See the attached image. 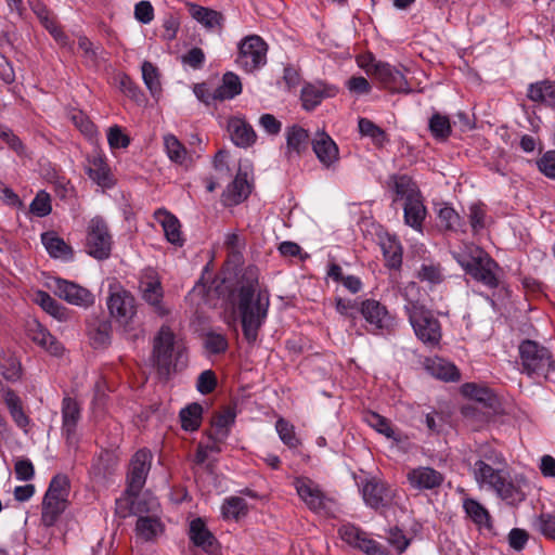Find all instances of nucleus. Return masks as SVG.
<instances>
[{
  "label": "nucleus",
  "mask_w": 555,
  "mask_h": 555,
  "mask_svg": "<svg viewBox=\"0 0 555 555\" xmlns=\"http://www.w3.org/2000/svg\"><path fill=\"white\" fill-rule=\"evenodd\" d=\"M62 418V431L66 436V439L70 441L76 434V428L80 420V405L76 400L69 397L63 399Z\"/></svg>",
  "instance_id": "c85d7f7f"
},
{
  "label": "nucleus",
  "mask_w": 555,
  "mask_h": 555,
  "mask_svg": "<svg viewBox=\"0 0 555 555\" xmlns=\"http://www.w3.org/2000/svg\"><path fill=\"white\" fill-rule=\"evenodd\" d=\"M247 512V504L244 499L231 496L221 506L222 516L227 519H238Z\"/></svg>",
  "instance_id": "6e6d98bb"
},
{
  "label": "nucleus",
  "mask_w": 555,
  "mask_h": 555,
  "mask_svg": "<svg viewBox=\"0 0 555 555\" xmlns=\"http://www.w3.org/2000/svg\"><path fill=\"white\" fill-rule=\"evenodd\" d=\"M363 418L369 426L374 428L379 434H383L387 438H392L396 440L398 439L396 436V431L393 430L390 422L386 417L375 412H366Z\"/></svg>",
  "instance_id": "864d4df0"
},
{
  "label": "nucleus",
  "mask_w": 555,
  "mask_h": 555,
  "mask_svg": "<svg viewBox=\"0 0 555 555\" xmlns=\"http://www.w3.org/2000/svg\"><path fill=\"white\" fill-rule=\"evenodd\" d=\"M109 315L122 327L130 338L135 339L139 334L137 322V300L127 289L119 287L111 292L106 300Z\"/></svg>",
  "instance_id": "423d86ee"
},
{
  "label": "nucleus",
  "mask_w": 555,
  "mask_h": 555,
  "mask_svg": "<svg viewBox=\"0 0 555 555\" xmlns=\"http://www.w3.org/2000/svg\"><path fill=\"white\" fill-rule=\"evenodd\" d=\"M416 278L430 285H438L444 281L440 263H422L416 272Z\"/></svg>",
  "instance_id": "603ef678"
},
{
  "label": "nucleus",
  "mask_w": 555,
  "mask_h": 555,
  "mask_svg": "<svg viewBox=\"0 0 555 555\" xmlns=\"http://www.w3.org/2000/svg\"><path fill=\"white\" fill-rule=\"evenodd\" d=\"M250 189L246 173H238L222 193L225 205L235 206L243 203L249 195Z\"/></svg>",
  "instance_id": "473e14b6"
},
{
  "label": "nucleus",
  "mask_w": 555,
  "mask_h": 555,
  "mask_svg": "<svg viewBox=\"0 0 555 555\" xmlns=\"http://www.w3.org/2000/svg\"><path fill=\"white\" fill-rule=\"evenodd\" d=\"M268 44L258 35L246 36L238 43L236 64L246 73H253L267 63Z\"/></svg>",
  "instance_id": "9b49d317"
},
{
  "label": "nucleus",
  "mask_w": 555,
  "mask_h": 555,
  "mask_svg": "<svg viewBox=\"0 0 555 555\" xmlns=\"http://www.w3.org/2000/svg\"><path fill=\"white\" fill-rule=\"evenodd\" d=\"M438 225L444 232L465 233L466 223L460 214L450 205H444L438 210Z\"/></svg>",
  "instance_id": "c9c22d12"
},
{
  "label": "nucleus",
  "mask_w": 555,
  "mask_h": 555,
  "mask_svg": "<svg viewBox=\"0 0 555 555\" xmlns=\"http://www.w3.org/2000/svg\"><path fill=\"white\" fill-rule=\"evenodd\" d=\"M28 336L35 344L44 348L53 356H59L63 351V347L56 338L38 322L29 326Z\"/></svg>",
  "instance_id": "2f4dec72"
},
{
  "label": "nucleus",
  "mask_w": 555,
  "mask_h": 555,
  "mask_svg": "<svg viewBox=\"0 0 555 555\" xmlns=\"http://www.w3.org/2000/svg\"><path fill=\"white\" fill-rule=\"evenodd\" d=\"M473 475L479 488L488 489L507 504H518L526 499V480L522 476L512 477L506 470V461L502 453L488 450L475 462Z\"/></svg>",
  "instance_id": "f03ea898"
},
{
  "label": "nucleus",
  "mask_w": 555,
  "mask_h": 555,
  "mask_svg": "<svg viewBox=\"0 0 555 555\" xmlns=\"http://www.w3.org/2000/svg\"><path fill=\"white\" fill-rule=\"evenodd\" d=\"M539 171L546 178L555 180V150L542 154L535 162Z\"/></svg>",
  "instance_id": "69168bd1"
},
{
  "label": "nucleus",
  "mask_w": 555,
  "mask_h": 555,
  "mask_svg": "<svg viewBox=\"0 0 555 555\" xmlns=\"http://www.w3.org/2000/svg\"><path fill=\"white\" fill-rule=\"evenodd\" d=\"M164 144L169 159L176 164L184 165L188 158L185 146L173 134L164 137Z\"/></svg>",
  "instance_id": "de8ad7c7"
},
{
  "label": "nucleus",
  "mask_w": 555,
  "mask_h": 555,
  "mask_svg": "<svg viewBox=\"0 0 555 555\" xmlns=\"http://www.w3.org/2000/svg\"><path fill=\"white\" fill-rule=\"evenodd\" d=\"M152 360L158 376L166 379L188 366V353L183 348H175V334L168 326H162L154 338Z\"/></svg>",
  "instance_id": "20e7f679"
},
{
  "label": "nucleus",
  "mask_w": 555,
  "mask_h": 555,
  "mask_svg": "<svg viewBox=\"0 0 555 555\" xmlns=\"http://www.w3.org/2000/svg\"><path fill=\"white\" fill-rule=\"evenodd\" d=\"M35 300L42 308V310H44L56 320L66 321L68 319V309L60 304L56 299H54L49 293L44 291H37Z\"/></svg>",
  "instance_id": "a19ab883"
},
{
  "label": "nucleus",
  "mask_w": 555,
  "mask_h": 555,
  "mask_svg": "<svg viewBox=\"0 0 555 555\" xmlns=\"http://www.w3.org/2000/svg\"><path fill=\"white\" fill-rule=\"evenodd\" d=\"M464 509L467 515L477 524H485L489 519V513L487 509L477 501L467 499L464 501Z\"/></svg>",
  "instance_id": "0e129e2a"
},
{
  "label": "nucleus",
  "mask_w": 555,
  "mask_h": 555,
  "mask_svg": "<svg viewBox=\"0 0 555 555\" xmlns=\"http://www.w3.org/2000/svg\"><path fill=\"white\" fill-rule=\"evenodd\" d=\"M461 391L463 396L474 401V404L463 406V414L465 416H469L477 410L478 408L476 405H481L493 411H495L499 405L498 398L483 384H463Z\"/></svg>",
  "instance_id": "dca6fc26"
},
{
  "label": "nucleus",
  "mask_w": 555,
  "mask_h": 555,
  "mask_svg": "<svg viewBox=\"0 0 555 555\" xmlns=\"http://www.w3.org/2000/svg\"><path fill=\"white\" fill-rule=\"evenodd\" d=\"M29 211L39 218L47 217L52 211L51 196L44 190L39 191L29 206Z\"/></svg>",
  "instance_id": "4d7b16f0"
},
{
  "label": "nucleus",
  "mask_w": 555,
  "mask_h": 555,
  "mask_svg": "<svg viewBox=\"0 0 555 555\" xmlns=\"http://www.w3.org/2000/svg\"><path fill=\"white\" fill-rule=\"evenodd\" d=\"M228 130L232 142L240 147H248L256 142L257 134L244 119L233 118L229 121Z\"/></svg>",
  "instance_id": "cd10ccee"
},
{
  "label": "nucleus",
  "mask_w": 555,
  "mask_h": 555,
  "mask_svg": "<svg viewBox=\"0 0 555 555\" xmlns=\"http://www.w3.org/2000/svg\"><path fill=\"white\" fill-rule=\"evenodd\" d=\"M424 369L431 377L441 382H459L461 378V373L456 365L438 356L426 358Z\"/></svg>",
  "instance_id": "4be33fe9"
},
{
  "label": "nucleus",
  "mask_w": 555,
  "mask_h": 555,
  "mask_svg": "<svg viewBox=\"0 0 555 555\" xmlns=\"http://www.w3.org/2000/svg\"><path fill=\"white\" fill-rule=\"evenodd\" d=\"M388 185L391 186L397 198H414L420 194L418 186L412 177L409 175H391L388 180Z\"/></svg>",
  "instance_id": "f704fd0d"
},
{
  "label": "nucleus",
  "mask_w": 555,
  "mask_h": 555,
  "mask_svg": "<svg viewBox=\"0 0 555 555\" xmlns=\"http://www.w3.org/2000/svg\"><path fill=\"white\" fill-rule=\"evenodd\" d=\"M242 93L240 77L233 72L223 74L221 85L216 89L218 101L232 100Z\"/></svg>",
  "instance_id": "37998d69"
},
{
  "label": "nucleus",
  "mask_w": 555,
  "mask_h": 555,
  "mask_svg": "<svg viewBox=\"0 0 555 555\" xmlns=\"http://www.w3.org/2000/svg\"><path fill=\"white\" fill-rule=\"evenodd\" d=\"M428 130L437 142H447L452 134L449 116L435 112L428 120Z\"/></svg>",
  "instance_id": "ea45409f"
},
{
  "label": "nucleus",
  "mask_w": 555,
  "mask_h": 555,
  "mask_svg": "<svg viewBox=\"0 0 555 555\" xmlns=\"http://www.w3.org/2000/svg\"><path fill=\"white\" fill-rule=\"evenodd\" d=\"M113 238L108 225L102 217H94L89 221L86 235V251L98 260H105L111 256Z\"/></svg>",
  "instance_id": "9d476101"
},
{
  "label": "nucleus",
  "mask_w": 555,
  "mask_h": 555,
  "mask_svg": "<svg viewBox=\"0 0 555 555\" xmlns=\"http://www.w3.org/2000/svg\"><path fill=\"white\" fill-rule=\"evenodd\" d=\"M403 210L405 223L415 230H421L427 214L421 195L405 201Z\"/></svg>",
  "instance_id": "4c0bfd02"
},
{
  "label": "nucleus",
  "mask_w": 555,
  "mask_h": 555,
  "mask_svg": "<svg viewBox=\"0 0 555 555\" xmlns=\"http://www.w3.org/2000/svg\"><path fill=\"white\" fill-rule=\"evenodd\" d=\"M526 96L555 111V80L545 78L528 85Z\"/></svg>",
  "instance_id": "b1692460"
},
{
  "label": "nucleus",
  "mask_w": 555,
  "mask_h": 555,
  "mask_svg": "<svg viewBox=\"0 0 555 555\" xmlns=\"http://www.w3.org/2000/svg\"><path fill=\"white\" fill-rule=\"evenodd\" d=\"M2 376L7 382H17L22 377L21 361L14 356H8L1 364Z\"/></svg>",
  "instance_id": "bf43d9fd"
},
{
  "label": "nucleus",
  "mask_w": 555,
  "mask_h": 555,
  "mask_svg": "<svg viewBox=\"0 0 555 555\" xmlns=\"http://www.w3.org/2000/svg\"><path fill=\"white\" fill-rule=\"evenodd\" d=\"M204 347L208 353L220 354L228 350L229 343L225 335L209 332L204 338Z\"/></svg>",
  "instance_id": "13d9d810"
},
{
  "label": "nucleus",
  "mask_w": 555,
  "mask_h": 555,
  "mask_svg": "<svg viewBox=\"0 0 555 555\" xmlns=\"http://www.w3.org/2000/svg\"><path fill=\"white\" fill-rule=\"evenodd\" d=\"M120 91L137 103L144 101V94L140 87L130 78L129 75L120 73L115 77Z\"/></svg>",
  "instance_id": "8fccbe9b"
},
{
  "label": "nucleus",
  "mask_w": 555,
  "mask_h": 555,
  "mask_svg": "<svg viewBox=\"0 0 555 555\" xmlns=\"http://www.w3.org/2000/svg\"><path fill=\"white\" fill-rule=\"evenodd\" d=\"M107 141L112 149H125L130 144V139L117 125L111 127L107 132Z\"/></svg>",
  "instance_id": "338daca9"
},
{
  "label": "nucleus",
  "mask_w": 555,
  "mask_h": 555,
  "mask_svg": "<svg viewBox=\"0 0 555 555\" xmlns=\"http://www.w3.org/2000/svg\"><path fill=\"white\" fill-rule=\"evenodd\" d=\"M380 248L385 259V266L389 269L399 270L402 266V246L396 237L387 236L382 241Z\"/></svg>",
  "instance_id": "79ce46f5"
},
{
  "label": "nucleus",
  "mask_w": 555,
  "mask_h": 555,
  "mask_svg": "<svg viewBox=\"0 0 555 555\" xmlns=\"http://www.w3.org/2000/svg\"><path fill=\"white\" fill-rule=\"evenodd\" d=\"M335 93L336 89L333 87L308 83L301 89L300 93L302 107L306 111H313L318 105L321 104L323 99L334 96Z\"/></svg>",
  "instance_id": "7c9ffc66"
},
{
  "label": "nucleus",
  "mask_w": 555,
  "mask_h": 555,
  "mask_svg": "<svg viewBox=\"0 0 555 555\" xmlns=\"http://www.w3.org/2000/svg\"><path fill=\"white\" fill-rule=\"evenodd\" d=\"M235 417L236 414L232 408H227L222 412L218 413L212 421L208 436L216 437L218 440H227Z\"/></svg>",
  "instance_id": "58836bf2"
},
{
  "label": "nucleus",
  "mask_w": 555,
  "mask_h": 555,
  "mask_svg": "<svg viewBox=\"0 0 555 555\" xmlns=\"http://www.w3.org/2000/svg\"><path fill=\"white\" fill-rule=\"evenodd\" d=\"M487 211L482 203L473 204L469 207V224L474 234L479 233L486 228Z\"/></svg>",
  "instance_id": "680f3d73"
},
{
  "label": "nucleus",
  "mask_w": 555,
  "mask_h": 555,
  "mask_svg": "<svg viewBox=\"0 0 555 555\" xmlns=\"http://www.w3.org/2000/svg\"><path fill=\"white\" fill-rule=\"evenodd\" d=\"M179 417L184 430L195 431L202 424L203 408L198 403H190L180 411Z\"/></svg>",
  "instance_id": "c03bdc74"
},
{
  "label": "nucleus",
  "mask_w": 555,
  "mask_h": 555,
  "mask_svg": "<svg viewBox=\"0 0 555 555\" xmlns=\"http://www.w3.org/2000/svg\"><path fill=\"white\" fill-rule=\"evenodd\" d=\"M152 459V453L146 449L139 450L132 456L127 475V492L129 494L138 495L145 485L146 476L151 469Z\"/></svg>",
  "instance_id": "4468645a"
},
{
  "label": "nucleus",
  "mask_w": 555,
  "mask_h": 555,
  "mask_svg": "<svg viewBox=\"0 0 555 555\" xmlns=\"http://www.w3.org/2000/svg\"><path fill=\"white\" fill-rule=\"evenodd\" d=\"M190 540L208 554L218 552V542L202 518L193 519L189 529Z\"/></svg>",
  "instance_id": "5701e85b"
},
{
  "label": "nucleus",
  "mask_w": 555,
  "mask_h": 555,
  "mask_svg": "<svg viewBox=\"0 0 555 555\" xmlns=\"http://www.w3.org/2000/svg\"><path fill=\"white\" fill-rule=\"evenodd\" d=\"M409 486L417 491L438 489L444 481V476L439 470L429 466L411 468L406 473Z\"/></svg>",
  "instance_id": "f3484780"
},
{
  "label": "nucleus",
  "mask_w": 555,
  "mask_h": 555,
  "mask_svg": "<svg viewBox=\"0 0 555 555\" xmlns=\"http://www.w3.org/2000/svg\"><path fill=\"white\" fill-rule=\"evenodd\" d=\"M234 296L243 336L249 345H254L270 307V293L267 287L260 286L256 266L245 268Z\"/></svg>",
  "instance_id": "f257e3e1"
},
{
  "label": "nucleus",
  "mask_w": 555,
  "mask_h": 555,
  "mask_svg": "<svg viewBox=\"0 0 555 555\" xmlns=\"http://www.w3.org/2000/svg\"><path fill=\"white\" fill-rule=\"evenodd\" d=\"M78 47L82 50L85 63L88 66L96 67L100 64L104 49L101 46H94L87 36H79Z\"/></svg>",
  "instance_id": "49530a36"
},
{
  "label": "nucleus",
  "mask_w": 555,
  "mask_h": 555,
  "mask_svg": "<svg viewBox=\"0 0 555 555\" xmlns=\"http://www.w3.org/2000/svg\"><path fill=\"white\" fill-rule=\"evenodd\" d=\"M86 332L94 348L107 346L112 337V322L103 313L92 314L86 320Z\"/></svg>",
  "instance_id": "a211bd4d"
},
{
  "label": "nucleus",
  "mask_w": 555,
  "mask_h": 555,
  "mask_svg": "<svg viewBox=\"0 0 555 555\" xmlns=\"http://www.w3.org/2000/svg\"><path fill=\"white\" fill-rule=\"evenodd\" d=\"M362 496L366 505L377 509L393 502L396 490L379 479L371 478L362 486Z\"/></svg>",
  "instance_id": "2eb2a0df"
},
{
  "label": "nucleus",
  "mask_w": 555,
  "mask_h": 555,
  "mask_svg": "<svg viewBox=\"0 0 555 555\" xmlns=\"http://www.w3.org/2000/svg\"><path fill=\"white\" fill-rule=\"evenodd\" d=\"M293 483L298 496L310 509L324 508L325 495L318 483L307 477H297Z\"/></svg>",
  "instance_id": "6ab92c4d"
},
{
  "label": "nucleus",
  "mask_w": 555,
  "mask_h": 555,
  "mask_svg": "<svg viewBox=\"0 0 555 555\" xmlns=\"http://www.w3.org/2000/svg\"><path fill=\"white\" fill-rule=\"evenodd\" d=\"M414 292H418L415 282L408 283L403 288L402 296L406 301L404 312L417 339L428 348H436L442 339L441 323L430 309L412 297Z\"/></svg>",
  "instance_id": "7ed1b4c3"
},
{
  "label": "nucleus",
  "mask_w": 555,
  "mask_h": 555,
  "mask_svg": "<svg viewBox=\"0 0 555 555\" xmlns=\"http://www.w3.org/2000/svg\"><path fill=\"white\" fill-rule=\"evenodd\" d=\"M155 215L163 216L160 223L167 241L172 245L182 247L185 240L182 236L181 223L179 219L165 209H158Z\"/></svg>",
  "instance_id": "72a5a7b5"
},
{
  "label": "nucleus",
  "mask_w": 555,
  "mask_h": 555,
  "mask_svg": "<svg viewBox=\"0 0 555 555\" xmlns=\"http://www.w3.org/2000/svg\"><path fill=\"white\" fill-rule=\"evenodd\" d=\"M88 160L91 165L86 168L88 177L102 188H112L114 180L105 158L101 155H95L88 158Z\"/></svg>",
  "instance_id": "c756f323"
},
{
  "label": "nucleus",
  "mask_w": 555,
  "mask_h": 555,
  "mask_svg": "<svg viewBox=\"0 0 555 555\" xmlns=\"http://www.w3.org/2000/svg\"><path fill=\"white\" fill-rule=\"evenodd\" d=\"M164 530L163 524L155 516H140L137 520V534L143 540H152Z\"/></svg>",
  "instance_id": "a18cd8bd"
},
{
  "label": "nucleus",
  "mask_w": 555,
  "mask_h": 555,
  "mask_svg": "<svg viewBox=\"0 0 555 555\" xmlns=\"http://www.w3.org/2000/svg\"><path fill=\"white\" fill-rule=\"evenodd\" d=\"M41 242L49 256L54 259L65 261L73 260L74 250L61 236L54 231H48L41 234Z\"/></svg>",
  "instance_id": "a878e982"
},
{
  "label": "nucleus",
  "mask_w": 555,
  "mask_h": 555,
  "mask_svg": "<svg viewBox=\"0 0 555 555\" xmlns=\"http://www.w3.org/2000/svg\"><path fill=\"white\" fill-rule=\"evenodd\" d=\"M360 315L367 324V331L373 335H392L397 328L396 318L387 307L374 298L361 299Z\"/></svg>",
  "instance_id": "1a4fd4ad"
},
{
  "label": "nucleus",
  "mask_w": 555,
  "mask_h": 555,
  "mask_svg": "<svg viewBox=\"0 0 555 555\" xmlns=\"http://www.w3.org/2000/svg\"><path fill=\"white\" fill-rule=\"evenodd\" d=\"M140 288L142 298L154 308L158 315L165 317L168 314V310L163 305L164 289L159 280L142 281Z\"/></svg>",
  "instance_id": "bb28decb"
},
{
  "label": "nucleus",
  "mask_w": 555,
  "mask_h": 555,
  "mask_svg": "<svg viewBox=\"0 0 555 555\" xmlns=\"http://www.w3.org/2000/svg\"><path fill=\"white\" fill-rule=\"evenodd\" d=\"M74 125L86 135H92L95 132V126L90 118L81 111H74L70 115Z\"/></svg>",
  "instance_id": "774afa93"
},
{
  "label": "nucleus",
  "mask_w": 555,
  "mask_h": 555,
  "mask_svg": "<svg viewBox=\"0 0 555 555\" xmlns=\"http://www.w3.org/2000/svg\"><path fill=\"white\" fill-rule=\"evenodd\" d=\"M519 354L524 372L529 377L543 376L546 382H552L551 374H555V360L546 347L526 339L519 345Z\"/></svg>",
  "instance_id": "0eeeda50"
},
{
  "label": "nucleus",
  "mask_w": 555,
  "mask_h": 555,
  "mask_svg": "<svg viewBox=\"0 0 555 555\" xmlns=\"http://www.w3.org/2000/svg\"><path fill=\"white\" fill-rule=\"evenodd\" d=\"M359 132L363 137H370L375 145L382 146L386 139V132L372 120L361 117L358 121Z\"/></svg>",
  "instance_id": "3c124183"
},
{
  "label": "nucleus",
  "mask_w": 555,
  "mask_h": 555,
  "mask_svg": "<svg viewBox=\"0 0 555 555\" xmlns=\"http://www.w3.org/2000/svg\"><path fill=\"white\" fill-rule=\"evenodd\" d=\"M69 495V480L65 475H56L50 481L42 501L41 522L53 526L66 509Z\"/></svg>",
  "instance_id": "6e6552de"
},
{
  "label": "nucleus",
  "mask_w": 555,
  "mask_h": 555,
  "mask_svg": "<svg viewBox=\"0 0 555 555\" xmlns=\"http://www.w3.org/2000/svg\"><path fill=\"white\" fill-rule=\"evenodd\" d=\"M47 286L55 296L69 305L81 308H89L94 305L95 297L91 291L76 282L54 276L50 279Z\"/></svg>",
  "instance_id": "f8f14e48"
},
{
  "label": "nucleus",
  "mask_w": 555,
  "mask_h": 555,
  "mask_svg": "<svg viewBox=\"0 0 555 555\" xmlns=\"http://www.w3.org/2000/svg\"><path fill=\"white\" fill-rule=\"evenodd\" d=\"M452 255L474 281L491 289L499 287L500 281L495 273L500 269L499 263L482 248L466 246L460 251H453Z\"/></svg>",
  "instance_id": "39448f33"
},
{
  "label": "nucleus",
  "mask_w": 555,
  "mask_h": 555,
  "mask_svg": "<svg viewBox=\"0 0 555 555\" xmlns=\"http://www.w3.org/2000/svg\"><path fill=\"white\" fill-rule=\"evenodd\" d=\"M276 431L281 440L289 448H296L299 444V439L295 435V429L284 418H279L275 424Z\"/></svg>",
  "instance_id": "e2e57ef3"
},
{
  "label": "nucleus",
  "mask_w": 555,
  "mask_h": 555,
  "mask_svg": "<svg viewBox=\"0 0 555 555\" xmlns=\"http://www.w3.org/2000/svg\"><path fill=\"white\" fill-rule=\"evenodd\" d=\"M286 151L285 156L288 160L294 157H300L308 151L311 144L309 131L299 125L288 126L285 130Z\"/></svg>",
  "instance_id": "412c9836"
},
{
  "label": "nucleus",
  "mask_w": 555,
  "mask_h": 555,
  "mask_svg": "<svg viewBox=\"0 0 555 555\" xmlns=\"http://www.w3.org/2000/svg\"><path fill=\"white\" fill-rule=\"evenodd\" d=\"M339 537L349 545L360 548L362 541L365 540L366 533L352 525H344L338 530Z\"/></svg>",
  "instance_id": "052dcab7"
},
{
  "label": "nucleus",
  "mask_w": 555,
  "mask_h": 555,
  "mask_svg": "<svg viewBox=\"0 0 555 555\" xmlns=\"http://www.w3.org/2000/svg\"><path fill=\"white\" fill-rule=\"evenodd\" d=\"M186 7L192 18L202 24L205 28L222 29L224 16L221 12L191 2L186 3Z\"/></svg>",
  "instance_id": "393cba45"
},
{
  "label": "nucleus",
  "mask_w": 555,
  "mask_h": 555,
  "mask_svg": "<svg viewBox=\"0 0 555 555\" xmlns=\"http://www.w3.org/2000/svg\"><path fill=\"white\" fill-rule=\"evenodd\" d=\"M2 397L16 426L28 433L30 420L24 412L20 397L10 389L4 390Z\"/></svg>",
  "instance_id": "e433bc0d"
},
{
  "label": "nucleus",
  "mask_w": 555,
  "mask_h": 555,
  "mask_svg": "<svg viewBox=\"0 0 555 555\" xmlns=\"http://www.w3.org/2000/svg\"><path fill=\"white\" fill-rule=\"evenodd\" d=\"M311 146L317 158L325 168H330L334 163L338 162V146L325 131H318L315 133L311 140Z\"/></svg>",
  "instance_id": "aec40b11"
},
{
  "label": "nucleus",
  "mask_w": 555,
  "mask_h": 555,
  "mask_svg": "<svg viewBox=\"0 0 555 555\" xmlns=\"http://www.w3.org/2000/svg\"><path fill=\"white\" fill-rule=\"evenodd\" d=\"M361 298L349 299L343 297L335 298V310L338 314L348 319L352 324H356L358 315H360Z\"/></svg>",
  "instance_id": "09e8293b"
},
{
  "label": "nucleus",
  "mask_w": 555,
  "mask_h": 555,
  "mask_svg": "<svg viewBox=\"0 0 555 555\" xmlns=\"http://www.w3.org/2000/svg\"><path fill=\"white\" fill-rule=\"evenodd\" d=\"M369 73L384 89L392 93H410L411 88L404 75L395 66L386 62H374Z\"/></svg>",
  "instance_id": "ddd939ff"
},
{
  "label": "nucleus",
  "mask_w": 555,
  "mask_h": 555,
  "mask_svg": "<svg viewBox=\"0 0 555 555\" xmlns=\"http://www.w3.org/2000/svg\"><path fill=\"white\" fill-rule=\"evenodd\" d=\"M142 78L153 96L162 92L158 69L149 61H144L142 64Z\"/></svg>",
  "instance_id": "5fc2aeb1"
}]
</instances>
